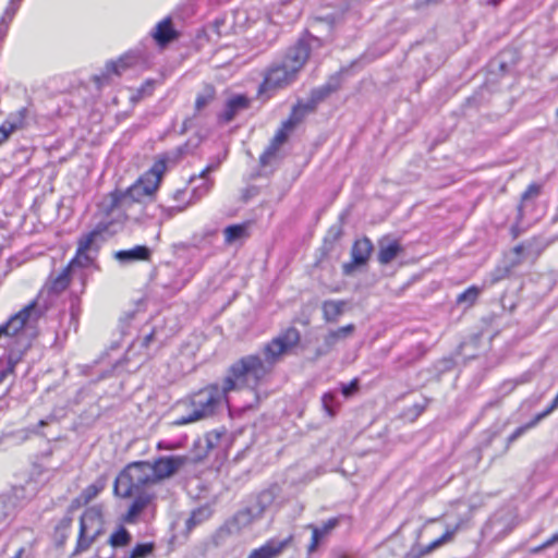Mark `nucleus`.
<instances>
[{
  "label": "nucleus",
  "mask_w": 558,
  "mask_h": 558,
  "mask_svg": "<svg viewBox=\"0 0 558 558\" xmlns=\"http://www.w3.org/2000/svg\"><path fill=\"white\" fill-rule=\"evenodd\" d=\"M300 339V331L295 327H289L264 347L265 360L258 354L242 356L228 368L221 389L227 396L231 391L244 388L255 390L271 372L279 357L293 349Z\"/></svg>",
  "instance_id": "f257e3e1"
},
{
  "label": "nucleus",
  "mask_w": 558,
  "mask_h": 558,
  "mask_svg": "<svg viewBox=\"0 0 558 558\" xmlns=\"http://www.w3.org/2000/svg\"><path fill=\"white\" fill-rule=\"evenodd\" d=\"M167 159L160 158L135 183L124 191L114 190L101 202L100 208L106 215L105 221H113L114 228L121 227L131 219L128 210L134 205H142L144 197H150L158 190L161 177L166 171Z\"/></svg>",
  "instance_id": "f03ea898"
},
{
  "label": "nucleus",
  "mask_w": 558,
  "mask_h": 558,
  "mask_svg": "<svg viewBox=\"0 0 558 558\" xmlns=\"http://www.w3.org/2000/svg\"><path fill=\"white\" fill-rule=\"evenodd\" d=\"M310 54L311 46L307 39L300 38L265 69L258 94L276 92L292 85L298 80Z\"/></svg>",
  "instance_id": "7ed1b4c3"
},
{
  "label": "nucleus",
  "mask_w": 558,
  "mask_h": 558,
  "mask_svg": "<svg viewBox=\"0 0 558 558\" xmlns=\"http://www.w3.org/2000/svg\"><path fill=\"white\" fill-rule=\"evenodd\" d=\"M225 402H228V396L220 385H207L180 401L179 405L185 408V413L178 416L173 424L182 426L213 416Z\"/></svg>",
  "instance_id": "20e7f679"
},
{
  "label": "nucleus",
  "mask_w": 558,
  "mask_h": 558,
  "mask_svg": "<svg viewBox=\"0 0 558 558\" xmlns=\"http://www.w3.org/2000/svg\"><path fill=\"white\" fill-rule=\"evenodd\" d=\"M118 231L113 221H100L88 233L82 235L77 242L75 256L69 263L73 269L75 267H88L93 265L98 251L104 242Z\"/></svg>",
  "instance_id": "39448f33"
},
{
  "label": "nucleus",
  "mask_w": 558,
  "mask_h": 558,
  "mask_svg": "<svg viewBox=\"0 0 558 558\" xmlns=\"http://www.w3.org/2000/svg\"><path fill=\"white\" fill-rule=\"evenodd\" d=\"M277 494V487L251 494L243 500L242 507L234 513L230 523L241 530L262 520L266 511L274 505Z\"/></svg>",
  "instance_id": "423d86ee"
},
{
  "label": "nucleus",
  "mask_w": 558,
  "mask_h": 558,
  "mask_svg": "<svg viewBox=\"0 0 558 558\" xmlns=\"http://www.w3.org/2000/svg\"><path fill=\"white\" fill-rule=\"evenodd\" d=\"M186 280L181 272L169 265L157 270L153 286L154 291L161 299H169L175 295L184 286Z\"/></svg>",
  "instance_id": "0eeeda50"
},
{
  "label": "nucleus",
  "mask_w": 558,
  "mask_h": 558,
  "mask_svg": "<svg viewBox=\"0 0 558 558\" xmlns=\"http://www.w3.org/2000/svg\"><path fill=\"white\" fill-rule=\"evenodd\" d=\"M45 308L35 299L21 311L12 315L1 327H4L5 337L17 336L19 331L31 322H37L44 315Z\"/></svg>",
  "instance_id": "6e6552de"
},
{
  "label": "nucleus",
  "mask_w": 558,
  "mask_h": 558,
  "mask_svg": "<svg viewBox=\"0 0 558 558\" xmlns=\"http://www.w3.org/2000/svg\"><path fill=\"white\" fill-rule=\"evenodd\" d=\"M150 62V54L141 49L130 50L117 61H109L106 64V75H121L130 68H146Z\"/></svg>",
  "instance_id": "1a4fd4ad"
},
{
  "label": "nucleus",
  "mask_w": 558,
  "mask_h": 558,
  "mask_svg": "<svg viewBox=\"0 0 558 558\" xmlns=\"http://www.w3.org/2000/svg\"><path fill=\"white\" fill-rule=\"evenodd\" d=\"M373 251L374 245L367 236L355 240L351 247V260L342 265V274L350 276L356 268L365 266Z\"/></svg>",
  "instance_id": "9d476101"
},
{
  "label": "nucleus",
  "mask_w": 558,
  "mask_h": 558,
  "mask_svg": "<svg viewBox=\"0 0 558 558\" xmlns=\"http://www.w3.org/2000/svg\"><path fill=\"white\" fill-rule=\"evenodd\" d=\"M187 460L185 456H162L155 459L150 464L156 483L174 475L187 463Z\"/></svg>",
  "instance_id": "9b49d317"
},
{
  "label": "nucleus",
  "mask_w": 558,
  "mask_h": 558,
  "mask_svg": "<svg viewBox=\"0 0 558 558\" xmlns=\"http://www.w3.org/2000/svg\"><path fill=\"white\" fill-rule=\"evenodd\" d=\"M462 520H458L454 523H446V531L445 533L429 543L426 546H422L418 548H412L405 556V558H421L422 556L428 555L433 550L450 543L457 532L461 529Z\"/></svg>",
  "instance_id": "f8f14e48"
},
{
  "label": "nucleus",
  "mask_w": 558,
  "mask_h": 558,
  "mask_svg": "<svg viewBox=\"0 0 558 558\" xmlns=\"http://www.w3.org/2000/svg\"><path fill=\"white\" fill-rule=\"evenodd\" d=\"M124 470L133 481L137 490L144 489L149 485L156 484L153 468L148 461H136L128 464Z\"/></svg>",
  "instance_id": "ddd939ff"
},
{
  "label": "nucleus",
  "mask_w": 558,
  "mask_h": 558,
  "mask_svg": "<svg viewBox=\"0 0 558 558\" xmlns=\"http://www.w3.org/2000/svg\"><path fill=\"white\" fill-rule=\"evenodd\" d=\"M342 83L341 72H336L330 75L326 83L315 87L311 90L310 98L307 99L310 110H316L317 106L327 99L331 94L336 93Z\"/></svg>",
  "instance_id": "4468645a"
},
{
  "label": "nucleus",
  "mask_w": 558,
  "mask_h": 558,
  "mask_svg": "<svg viewBox=\"0 0 558 558\" xmlns=\"http://www.w3.org/2000/svg\"><path fill=\"white\" fill-rule=\"evenodd\" d=\"M251 99L244 94H236L227 99L223 110L218 113L217 120L221 124L230 123L241 111L246 110Z\"/></svg>",
  "instance_id": "2eb2a0df"
},
{
  "label": "nucleus",
  "mask_w": 558,
  "mask_h": 558,
  "mask_svg": "<svg viewBox=\"0 0 558 558\" xmlns=\"http://www.w3.org/2000/svg\"><path fill=\"white\" fill-rule=\"evenodd\" d=\"M354 330L355 326L353 324L329 330L324 337L323 343L316 349V355H327L341 340L349 338Z\"/></svg>",
  "instance_id": "dca6fc26"
},
{
  "label": "nucleus",
  "mask_w": 558,
  "mask_h": 558,
  "mask_svg": "<svg viewBox=\"0 0 558 558\" xmlns=\"http://www.w3.org/2000/svg\"><path fill=\"white\" fill-rule=\"evenodd\" d=\"M114 259L121 265L136 262H146L151 257V250L147 245H135L129 250H120L113 253Z\"/></svg>",
  "instance_id": "f3484780"
},
{
  "label": "nucleus",
  "mask_w": 558,
  "mask_h": 558,
  "mask_svg": "<svg viewBox=\"0 0 558 558\" xmlns=\"http://www.w3.org/2000/svg\"><path fill=\"white\" fill-rule=\"evenodd\" d=\"M377 244V260L381 265H388L403 251V247L398 240H391L388 236L380 238Z\"/></svg>",
  "instance_id": "a211bd4d"
},
{
  "label": "nucleus",
  "mask_w": 558,
  "mask_h": 558,
  "mask_svg": "<svg viewBox=\"0 0 558 558\" xmlns=\"http://www.w3.org/2000/svg\"><path fill=\"white\" fill-rule=\"evenodd\" d=\"M156 44L166 47L179 37V33L174 29L171 17L160 21L150 33Z\"/></svg>",
  "instance_id": "6ab92c4d"
},
{
  "label": "nucleus",
  "mask_w": 558,
  "mask_h": 558,
  "mask_svg": "<svg viewBox=\"0 0 558 558\" xmlns=\"http://www.w3.org/2000/svg\"><path fill=\"white\" fill-rule=\"evenodd\" d=\"M291 536L284 539L271 538L259 548L254 549L247 558H276L288 546Z\"/></svg>",
  "instance_id": "aec40b11"
},
{
  "label": "nucleus",
  "mask_w": 558,
  "mask_h": 558,
  "mask_svg": "<svg viewBox=\"0 0 558 558\" xmlns=\"http://www.w3.org/2000/svg\"><path fill=\"white\" fill-rule=\"evenodd\" d=\"M108 476L106 474L99 475L92 484L86 486L77 498L73 500V504L77 506L87 505L94 500L107 486Z\"/></svg>",
  "instance_id": "412c9836"
},
{
  "label": "nucleus",
  "mask_w": 558,
  "mask_h": 558,
  "mask_svg": "<svg viewBox=\"0 0 558 558\" xmlns=\"http://www.w3.org/2000/svg\"><path fill=\"white\" fill-rule=\"evenodd\" d=\"M81 522L85 523L86 531L95 542L104 534V522L99 512L95 510L85 511L80 518Z\"/></svg>",
  "instance_id": "4be33fe9"
},
{
  "label": "nucleus",
  "mask_w": 558,
  "mask_h": 558,
  "mask_svg": "<svg viewBox=\"0 0 558 558\" xmlns=\"http://www.w3.org/2000/svg\"><path fill=\"white\" fill-rule=\"evenodd\" d=\"M135 498L129 507L128 513L125 515V520L128 522H132L140 513L150 504L154 499L155 495L144 489L138 490V493L133 494Z\"/></svg>",
  "instance_id": "5701e85b"
},
{
  "label": "nucleus",
  "mask_w": 558,
  "mask_h": 558,
  "mask_svg": "<svg viewBox=\"0 0 558 558\" xmlns=\"http://www.w3.org/2000/svg\"><path fill=\"white\" fill-rule=\"evenodd\" d=\"M23 352L13 351L3 354L0 357V385L10 376L14 374L16 365L21 362Z\"/></svg>",
  "instance_id": "b1692460"
},
{
  "label": "nucleus",
  "mask_w": 558,
  "mask_h": 558,
  "mask_svg": "<svg viewBox=\"0 0 558 558\" xmlns=\"http://www.w3.org/2000/svg\"><path fill=\"white\" fill-rule=\"evenodd\" d=\"M31 116V109L28 107H22L19 110L9 113L7 119L3 121V124H5L11 132L23 130L27 126Z\"/></svg>",
  "instance_id": "393cba45"
},
{
  "label": "nucleus",
  "mask_w": 558,
  "mask_h": 558,
  "mask_svg": "<svg viewBox=\"0 0 558 558\" xmlns=\"http://www.w3.org/2000/svg\"><path fill=\"white\" fill-rule=\"evenodd\" d=\"M113 493L116 496L122 498H129L133 496L134 493H138L137 488H135L133 481L131 480V477H129L124 469L119 473L114 481Z\"/></svg>",
  "instance_id": "a878e982"
},
{
  "label": "nucleus",
  "mask_w": 558,
  "mask_h": 558,
  "mask_svg": "<svg viewBox=\"0 0 558 558\" xmlns=\"http://www.w3.org/2000/svg\"><path fill=\"white\" fill-rule=\"evenodd\" d=\"M225 157L226 156L217 157L215 161H211L199 173V178L204 179L205 181L202 185L195 186L193 190V194L196 195L198 198L202 197L203 195L207 194L208 191L211 189L214 182L211 179L208 178V174L219 168V166L222 162V160L225 159Z\"/></svg>",
  "instance_id": "bb28decb"
},
{
  "label": "nucleus",
  "mask_w": 558,
  "mask_h": 558,
  "mask_svg": "<svg viewBox=\"0 0 558 558\" xmlns=\"http://www.w3.org/2000/svg\"><path fill=\"white\" fill-rule=\"evenodd\" d=\"M345 301L327 300L322 305L323 318L327 323H336L343 314Z\"/></svg>",
  "instance_id": "cd10ccee"
},
{
  "label": "nucleus",
  "mask_w": 558,
  "mask_h": 558,
  "mask_svg": "<svg viewBox=\"0 0 558 558\" xmlns=\"http://www.w3.org/2000/svg\"><path fill=\"white\" fill-rule=\"evenodd\" d=\"M23 0H10L8 7L5 8L1 19H0V43L4 39L8 34L9 25L14 19L20 4Z\"/></svg>",
  "instance_id": "c85d7f7f"
},
{
  "label": "nucleus",
  "mask_w": 558,
  "mask_h": 558,
  "mask_svg": "<svg viewBox=\"0 0 558 558\" xmlns=\"http://www.w3.org/2000/svg\"><path fill=\"white\" fill-rule=\"evenodd\" d=\"M216 98V89L213 85L206 84L202 92H199L195 99L194 110L197 116L205 109L209 104H211Z\"/></svg>",
  "instance_id": "c756f323"
},
{
  "label": "nucleus",
  "mask_w": 558,
  "mask_h": 558,
  "mask_svg": "<svg viewBox=\"0 0 558 558\" xmlns=\"http://www.w3.org/2000/svg\"><path fill=\"white\" fill-rule=\"evenodd\" d=\"M322 405L329 417H335L341 407V400L337 391H327L322 396Z\"/></svg>",
  "instance_id": "7c9ffc66"
},
{
  "label": "nucleus",
  "mask_w": 558,
  "mask_h": 558,
  "mask_svg": "<svg viewBox=\"0 0 558 558\" xmlns=\"http://www.w3.org/2000/svg\"><path fill=\"white\" fill-rule=\"evenodd\" d=\"M94 543H95V539L93 538V536H90L88 534V531H86L85 523L81 522L78 536H77V541L75 544V548L72 553V557L81 555L84 551H87Z\"/></svg>",
  "instance_id": "2f4dec72"
},
{
  "label": "nucleus",
  "mask_w": 558,
  "mask_h": 558,
  "mask_svg": "<svg viewBox=\"0 0 558 558\" xmlns=\"http://www.w3.org/2000/svg\"><path fill=\"white\" fill-rule=\"evenodd\" d=\"M132 541V535L126 527L120 525L109 537L108 543L113 548H121L129 546Z\"/></svg>",
  "instance_id": "473e14b6"
},
{
  "label": "nucleus",
  "mask_w": 558,
  "mask_h": 558,
  "mask_svg": "<svg viewBox=\"0 0 558 558\" xmlns=\"http://www.w3.org/2000/svg\"><path fill=\"white\" fill-rule=\"evenodd\" d=\"M155 544L151 542L137 543L129 553L121 558H147L154 553Z\"/></svg>",
  "instance_id": "72a5a7b5"
},
{
  "label": "nucleus",
  "mask_w": 558,
  "mask_h": 558,
  "mask_svg": "<svg viewBox=\"0 0 558 558\" xmlns=\"http://www.w3.org/2000/svg\"><path fill=\"white\" fill-rule=\"evenodd\" d=\"M225 242L231 244L246 235V226L244 223L230 225L225 228Z\"/></svg>",
  "instance_id": "f704fd0d"
},
{
  "label": "nucleus",
  "mask_w": 558,
  "mask_h": 558,
  "mask_svg": "<svg viewBox=\"0 0 558 558\" xmlns=\"http://www.w3.org/2000/svg\"><path fill=\"white\" fill-rule=\"evenodd\" d=\"M189 205H190V202H187L184 205H177V206H169V207L159 205L158 206V209L160 210V215L158 218L159 223L161 225L165 221L170 220L178 214L182 213Z\"/></svg>",
  "instance_id": "c9c22d12"
},
{
  "label": "nucleus",
  "mask_w": 558,
  "mask_h": 558,
  "mask_svg": "<svg viewBox=\"0 0 558 558\" xmlns=\"http://www.w3.org/2000/svg\"><path fill=\"white\" fill-rule=\"evenodd\" d=\"M542 186L537 183H532L527 186L524 193L521 196V203L518 207V219H521L523 216V206L524 203L531 198H535L541 194Z\"/></svg>",
  "instance_id": "e433bc0d"
},
{
  "label": "nucleus",
  "mask_w": 558,
  "mask_h": 558,
  "mask_svg": "<svg viewBox=\"0 0 558 558\" xmlns=\"http://www.w3.org/2000/svg\"><path fill=\"white\" fill-rule=\"evenodd\" d=\"M73 268L68 265L53 280L51 289L54 292H61L65 290L70 283V275Z\"/></svg>",
  "instance_id": "4c0bfd02"
},
{
  "label": "nucleus",
  "mask_w": 558,
  "mask_h": 558,
  "mask_svg": "<svg viewBox=\"0 0 558 558\" xmlns=\"http://www.w3.org/2000/svg\"><path fill=\"white\" fill-rule=\"evenodd\" d=\"M478 294H480V289L475 286H472V287L468 288L465 291H463L462 293H460L457 296L456 302L459 305L471 306L476 301Z\"/></svg>",
  "instance_id": "58836bf2"
},
{
  "label": "nucleus",
  "mask_w": 558,
  "mask_h": 558,
  "mask_svg": "<svg viewBox=\"0 0 558 558\" xmlns=\"http://www.w3.org/2000/svg\"><path fill=\"white\" fill-rule=\"evenodd\" d=\"M315 110H310L308 104L298 101L290 112V118L294 120L296 123H300L308 113L314 112Z\"/></svg>",
  "instance_id": "ea45409f"
},
{
  "label": "nucleus",
  "mask_w": 558,
  "mask_h": 558,
  "mask_svg": "<svg viewBox=\"0 0 558 558\" xmlns=\"http://www.w3.org/2000/svg\"><path fill=\"white\" fill-rule=\"evenodd\" d=\"M279 148L280 147L278 145L270 141L269 145L265 148V150L259 157L260 167H267L270 163V161L276 157Z\"/></svg>",
  "instance_id": "a19ab883"
},
{
  "label": "nucleus",
  "mask_w": 558,
  "mask_h": 558,
  "mask_svg": "<svg viewBox=\"0 0 558 558\" xmlns=\"http://www.w3.org/2000/svg\"><path fill=\"white\" fill-rule=\"evenodd\" d=\"M279 148L280 147L278 145L270 141L269 145L265 148V150L259 157L260 167H267L270 163V161L276 157Z\"/></svg>",
  "instance_id": "79ce46f5"
},
{
  "label": "nucleus",
  "mask_w": 558,
  "mask_h": 558,
  "mask_svg": "<svg viewBox=\"0 0 558 558\" xmlns=\"http://www.w3.org/2000/svg\"><path fill=\"white\" fill-rule=\"evenodd\" d=\"M279 148L280 147L278 145L270 141L269 145L265 148V150L259 157L260 167H267L270 163V161L276 157Z\"/></svg>",
  "instance_id": "37998d69"
},
{
  "label": "nucleus",
  "mask_w": 558,
  "mask_h": 558,
  "mask_svg": "<svg viewBox=\"0 0 558 558\" xmlns=\"http://www.w3.org/2000/svg\"><path fill=\"white\" fill-rule=\"evenodd\" d=\"M206 512L207 510L202 508L194 510L190 518L186 520V527L191 530L199 524L205 519Z\"/></svg>",
  "instance_id": "c03bdc74"
},
{
  "label": "nucleus",
  "mask_w": 558,
  "mask_h": 558,
  "mask_svg": "<svg viewBox=\"0 0 558 558\" xmlns=\"http://www.w3.org/2000/svg\"><path fill=\"white\" fill-rule=\"evenodd\" d=\"M360 381L357 378H353L348 384H341V395L348 399L359 391Z\"/></svg>",
  "instance_id": "a18cd8bd"
},
{
  "label": "nucleus",
  "mask_w": 558,
  "mask_h": 558,
  "mask_svg": "<svg viewBox=\"0 0 558 558\" xmlns=\"http://www.w3.org/2000/svg\"><path fill=\"white\" fill-rule=\"evenodd\" d=\"M324 538L325 535L322 533L318 526H312V539L307 548L308 553H314Z\"/></svg>",
  "instance_id": "49530a36"
},
{
  "label": "nucleus",
  "mask_w": 558,
  "mask_h": 558,
  "mask_svg": "<svg viewBox=\"0 0 558 558\" xmlns=\"http://www.w3.org/2000/svg\"><path fill=\"white\" fill-rule=\"evenodd\" d=\"M343 518H344L343 515L330 518L326 522H324L320 526H318V529L326 536L328 533H330L335 527H337L340 524V522Z\"/></svg>",
  "instance_id": "de8ad7c7"
},
{
  "label": "nucleus",
  "mask_w": 558,
  "mask_h": 558,
  "mask_svg": "<svg viewBox=\"0 0 558 558\" xmlns=\"http://www.w3.org/2000/svg\"><path fill=\"white\" fill-rule=\"evenodd\" d=\"M343 234L342 227L339 225L331 226L328 230V233L325 238V243L330 241L331 243L337 242Z\"/></svg>",
  "instance_id": "09e8293b"
},
{
  "label": "nucleus",
  "mask_w": 558,
  "mask_h": 558,
  "mask_svg": "<svg viewBox=\"0 0 558 558\" xmlns=\"http://www.w3.org/2000/svg\"><path fill=\"white\" fill-rule=\"evenodd\" d=\"M289 135L284 133V131H281L280 129L277 130L275 136L272 137L271 142L278 145L279 147L284 144L288 140Z\"/></svg>",
  "instance_id": "8fccbe9b"
},
{
  "label": "nucleus",
  "mask_w": 558,
  "mask_h": 558,
  "mask_svg": "<svg viewBox=\"0 0 558 558\" xmlns=\"http://www.w3.org/2000/svg\"><path fill=\"white\" fill-rule=\"evenodd\" d=\"M299 123H296L294 120H292L290 117L284 120L282 123H281V126L279 128L281 131H284V133H287L289 135V133L298 125Z\"/></svg>",
  "instance_id": "3c124183"
},
{
  "label": "nucleus",
  "mask_w": 558,
  "mask_h": 558,
  "mask_svg": "<svg viewBox=\"0 0 558 558\" xmlns=\"http://www.w3.org/2000/svg\"><path fill=\"white\" fill-rule=\"evenodd\" d=\"M556 543H558V532L556 534H554L550 538H548L546 542H544L541 546L535 548L534 551L538 553L545 548L553 546Z\"/></svg>",
  "instance_id": "603ef678"
},
{
  "label": "nucleus",
  "mask_w": 558,
  "mask_h": 558,
  "mask_svg": "<svg viewBox=\"0 0 558 558\" xmlns=\"http://www.w3.org/2000/svg\"><path fill=\"white\" fill-rule=\"evenodd\" d=\"M12 133L5 124L0 125V146L10 138Z\"/></svg>",
  "instance_id": "864d4df0"
},
{
  "label": "nucleus",
  "mask_w": 558,
  "mask_h": 558,
  "mask_svg": "<svg viewBox=\"0 0 558 558\" xmlns=\"http://www.w3.org/2000/svg\"><path fill=\"white\" fill-rule=\"evenodd\" d=\"M428 402H429V399L426 398L424 403H422V404L421 403L413 404L412 411L414 412L415 416L421 415L425 411Z\"/></svg>",
  "instance_id": "5fc2aeb1"
},
{
  "label": "nucleus",
  "mask_w": 558,
  "mask_h": 558,
  "mask_svg": "<svg viewBox=\"0 0 558 558\" xmlns=\"http://www.w3.org/2000/svg\"><path fill=\"white\" fill-rule=\"evenodd\" d=\"M523 251H524V245L523 244H519V245L513 247L512 252L515 255V259L513 260V264H519L521 262Z\"/></svg>",
  "instance_id": "6e6d98bb"
},
{
  "label": "nucleus",
  "mask_w": 558,
  "mask_h": 558,
  "mask_svg": "<svg viewBox=\"0 0 558 558\" xmlns=\"http://www.w3.org/2000/svg\"><path fill=\"white\" fill-rule=\"evenodd\" d=\"M49 424V418L40 420L36 426L29 428V432L33 434H39V428L45 427Z\"/></svg>",
  "instance_id": "4d7b16f0"
},
{
  "label": "nucleus",
  "mask_w": 558,
  "mask_h": 558,
  "mask_svg": "<svg viewBox=\"0 0 558 558\" xmlns=\"http://www.w3.org/2000/svg\"><path fill=\"white\" fill-rule=\"evenodd\" d=\"M187 151V144L181 145L175 150V159H180Z\"/></svg>",
  "instance_id": "13d9d810"
},
{
  "label": "nucleus",
  "mask_w": 558,
  "mask_h": 558,
  "mask_svg": "<svg viewBox=\"0 0 558 558\" xmlns=\"http://www.w3.org/2000/svg\"><path fill=\"white\" fill-rule=\"evenodd\" d=\"M219 437H220L219 434H214V435L209 434L207 436V445H208V447L209 448L214 447L215 446V441H218Z\"/></svg>",
  "instance_id": "bf43d9fd"
},
{
  "label": "nucleus",
  "mask_w": 558,
  "mask_h": 558,
  "mask_svg": "<svg viewBox=\"0 0 558 558\" xmlns=\"http://www.w3.org/2000/svg\"><path fill=\"white\" fill-rule=\"evenodd\" d=\"M521 233L522 230L519 228L518 223L511 228V234L513 239H517Z\"/></svg>",
  "instance_id": "052dcab7"
},
{
  "label": "nucleus",
  "mask_w": 558,
  "mask_h": 558,
  "mask_svg": "<svg viewBox=\"0 0 558 558\" xmlns=\"http://www.w3.org/2000/svg\"><path fill=\"white\" fill-rule=\"evenodd\" d=\"M153 338H154V332L151 331L144 337L143 345L147 347L149 344V342L153 340Z\"/></svg>",
  "instance_id": "680f3d73"
},
{
  "label": "nucleus",
  "mask_w": 558,
  "mask_h": 558,
  "mask_svg": "<svg viewBox=\"0 0 558 558\" xmlns=\"http://www.w3.org/2000/svg\"><path fill=\"white\" fill-rule=\"evenodd\" d=\"M185 194L184 190H177L173 193V199L174 201H181L182 196Z\"/></svg>",
  "instance_id": "e2e57ef3"
},
{
  "label": "nucleus",
  "mask_w": 558,
  "mask_h": 558,
  "mask_svg": "<svg viewBox=\"0 0 558 558\" xmlns=\"http://www.w3.org/2000/svg\"><path fill=\"white\" fill-rule=\"evenodd\" d=\"M500 70L502 72L507 71L506 63L504 61L500 62Z\"/></svg>",
  "instance_id": "0e129e2a"
},
{
  "label": "nucleus",
  "mask_w": 558,
  "mask_h": 558,
  "mask_svg": "<svg viewBox=\"0 0 558 558\" xmlns=\"http://www.w3.org/2000/svg\"><path fill=\"white\" fill-rule=\"evenodd\" d=\"M556 116L558 117V108H557V111H556Z\"/></svg>",
  "instance_id": "69168bd1"
},
{
  "label": "nucleus",
  "mask_w": 558,
  "mask_h": 558,
  "mask_svg": "<svg viewBox=\"0 0 558 558\" xmlns=\"http://www.w3.org/2000/svg\"><path fill=\"white\" fill-rule=\"evenodd\" d=\"M340 558H345V557H340Z\"/></svg>",
  "instance_id": "338daca9"
}]
</instances>
